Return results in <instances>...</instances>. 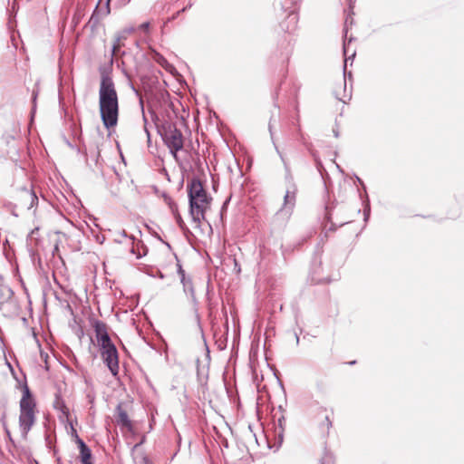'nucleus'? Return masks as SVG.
Returning a JSON list of instances; mask_svg holds the SVG:
<instances>
[{"instance_id":"nucleus-19","label":"nucleus","mask_w":464,"mask_h":464,"mask_svg":"<svg viewBox=\"0 0 464 464\" xmlns=\"http://www.w3.org/2000/svg\"><path fill=\"white\" fill-rule=\"evenodd\" d=\"M6 294H7L8 296H10V295H12L13 291L8 286L1 285H0V295L4 296Z\"/></svg>"},{"instance_id":"nucleus-27","label":"nucleus","mask_w":464,"mask_h":464,"mask_svg":"<svg viewBox=\"0 0 464 464\" xmlns=\"http://www.w3.org/2000/svg\"><path fill=\"white\" fill-rule=\"evenodd\" d=\"M143 120H144V122H145L144 130L147 133L148 140H150V132H149L148 128H147V119L145 118V116H143Z\"/></svg>"},{"instance_id":"nucleus-12","label":"nucleus","mask_w":464,"mask_h":464,"mask_svg":"<svg viewBox=\"0 0 464 464\" xmlns=\"http://www.w3.org/2000/svg\"><path fill=\"white\" fill-rule=\"evenodd\" d=\"M107 14H105V11L102 14L100 11H98L97 5L88 21V25L93 30L98 26L100 21Z\"/></svg>"},{"instance_id":"nucleus-10","label":"nucleus","mask_w":464,"mask_h":464,"mask_svg":"<svg viewBox=\"0 0 464 464\" xmlns=\"http://www.w3.org/2000/svg\"><path fill=\"white\" fill-rule=\"evenodd\" d=\"M117 412V423L124 428L130 429L131 421L129 419L128 413L124 411L121 404H119L116 408Z\"/></svg>"},{"instance_id":"nucleus-43","label":"nucleus","mask_w":464,"mask_h":464,"mask_svg":"<svg viewBox=\"0 0 464 464\" xmlns=\"http://www.w3.org/2000/svg\"><path fill=\"white\" fill-rule=\"evenodd\" d=\"M2 278V276H0V279Z\"/></svg>"},{"instance_id":"nucleus-32","label":"nucleus","mask_w":464,"mask_h":464,"mask_svg":"<svg viewBox=\"0 0 464 464\" xmlns=\"http://www.w3.org/2000/svg\"><path fill=\"white\" fill-rule=\"evenodd\" d=\"M282 7L286 11L289 7L286 6V2H285L282 5Z\"/></svg>"},{"instance_id":"nucleus-42","label":"nucleus","mask_w":464,"mask_h":464,"mask_svg":"<svg viewBox=\"0 0 464 464\" xmlns=\"http://www.w3.org/2000/svg\"><path fill=\"white\" fill-rule=\"evenodd\" d=\"M297 2H298V0H295L294 4H295V5H296V4H297Z\"/></svg>"},{"instance_id":"nucleus-1","label":"nucleus","mask_w":464,"mask_h":464,"mask_svg":"<svg viewBox=\"0 0 464 464\" xmlns=\"http://www.w3.org/2000/svg\"><path fill=\"white\" fill-rule=\"evenodd\" d=\"M99 107L105 128L110 129L116 126L119 116L118 94L112 78L105 70L101 71Z\"/></svg>"},{"instance_id":"nucleus-22","label":"nucleus","mask_w":464,"mask_h":464,"mask_svg":"<svg viewBox=\"0 0 464 464\" xmlns=\"http://www.w3.org/2000/svg\"><path fill=\"white\" fill-rule=\"evenodd\" d=\"M120 236L121 237H124V238L128 239L131 245L134 244V240H135L134 237L133 236H128L124 229L120 232Z\"/></svg>"},{"instance_id":"nucleus-30","label":"nucleus","mask_w":464,"mask_h":464,"mask_svg":"<svg viewBox=\"0 0 464 464\" xmlns=\"http://www.w3.org/2000/svg\"><path fill=\"white\" fill-rule=\"evenodd\" d=\"M157 276H159L160 279L164 278V275L160 271H158Z\"/></svg>"},{"instance_id":"nucleus-38","label":"nucleus","mask_w":464,"mask_h":464,"mask_svg":"<svg viewBox=\"0 0 464 464\" xmlns=\"http://www.w3.org/2000/svg\"><path fill=\"white\" fill-rule=\"evenodd\" d=\"M357 179H358L359 183L363 186V182L362 181V179H360L359 178H357Z\"/></svg>"},{"instance_id":"nucleus-14","label":"nucleus","mask_w":464,"mask_h":464,"mask_svg":"<svg viewBox=\"0 0 464 464\" xmlns=\"http://www.w3.org/2000/svg\"><path fill=\"white\" fill-rule=\"evenodd\" d=\"M53 407L56 410L60 411L63 415H69V409L65 405L63 400L59 395H56L55 397V400L53 401Z\"/></svg>"},{"instance_id":"nucleus-7","label":"nucleus","mask_w":464,"mask_h":464,"mask_svg":"<svg viewBox=\"0 0 464 464\" xmlns=\"http://www.w3.org/2000/svg\"><path fill=\"white\" fill-rule=\"evenodd\" d=\"M211 198H203L196 200V208L189 203V213L192 220L199 224L201 220H205V212L210 206Z\"/></svg>"},{"instance_id":"nucleus-9","label":"nucleus","mask_w":464,"mask_h":464,"mask_svg":"<svg viewBox=\"0 0 464 464\" xmlns=\"http://www.w3.org/2000/svg\"><path fill=\"white\" fill-rule=\"evenodd\" d=\"M297 23L298 14L296 12V7L294 6L293 9L288 12L286 19L281 23V27L283 30L292 33L296 29Z\"/></svg>"},{"instance_id":"nucleus-31","label":"nucleus","mask_w":464,"mask_h":464,"mask_svg":"<svg viewBox=\"0 0 464 464\" xmlns=\"http://www.w3.org/2000/svg\"><path fill=\"white\" fill-rule=\"evenodd\" d=\"M346 50H347V44H346V42L344 41V42H343V52H344V54H345V55H346V52H347Z\"/></svg>"},{"instance_id":"nucleus-24","label":"nucleus","mask_w":464,"mask_h":464,"mask_svg":"<svg viewBox=\"0 0 464 464\" xmlns=\"http://www.w3.org/2000/svg\"><path fill=\"white\" fill-rule=\"evenodd\" d=\"M175 219H176V222H177L178 226L181 229H184L186 226H185V223H184L181 216L179 213L175 215Z\"/></svg>"},{"instance_id":"nucleus-8","label":"nucleus","mask_w":464,"mask_h":464,"mask_svg":"<svg viewBox=\"0 0 464 464\" xmlns=\"http://www.w3.org/2000/svg\"><path fill=\"white\" fill-rule=\"evenodd\" d=\"M177 266H178L177 272L180 277V283L182 284V286H183V292L185 293L186 295L190 297L191 303L194 305H197L198 300L196 297L195 289L193 286L191 277L186 276V273L183 270L182 266L179 263H178Z\"/></svg>"},{"instance_id":"nucleus-15","label":"nucleus","mask_w":464,"mask_h":464,"mask_svg":"<svg viewBox=\"0 0 464 464\" xmlns=\"http://www.w3.org/2000/svg\"><path fill=\"white\" fill-rule=\"evenodd\" d=\"M80 458L82 464H92V451L89 447H86L80 450Z\"/></svg>"},{"instance_id":"nucleus-18","label":"nucleus","mask_w":464,"mask_h":464,"mask_svg":"<svg viewBox=\"0 0 464 464\" xmlns=\"http://www.w3.org/2000/svg\"><path fill=\"white\" fill-rule=\"evenodd\" d=\"M191 5H192V4L189 2V3L188 4V5L183 6L180 10H179V11H178V12H176V13H175L171 17H169V18L168 19V22H171V21L175 20V19L179 15V14H180V13H182V12L186 11L188 8L191 7Z\"/></svg>"},{"instance_id":"nucleus-33","label":"nucleus","mask_w":464,"mask_h":464,"mask_svg":"<svg viewBox=\"0 0 464 464\" xmlns=\"http://www.w3.org/2000/svg\"><path fill=\"white\" fill-rule=\"evenodd\" d=\"M295 339H296V344H298V343H299V336H298V334H296V333H295Z\"/></svg>"},{"instance_id":"nucleus-40","label":"nucleus","mask_w":464,"mask_h":464,"mask_svg":"<svg viewBox=\"0 0 464 464\" xmlns=\"http://www.w3.org/2000/svg\"><path fill=\"white\" fill-rule=\"evenodd\" d=\"M347 58L344 60V69L346 68Z\"/></svg>"},{"instance_id":"nucleus-20","label":"nucleus","mask_w":464,"mask_h":464,"mask_svg":"<svg viewBox=\"0 0 464 464\" xmlns=\"http://www.w3.org/2000/svg\"><path fill=\"white\" fill-rule=\"evenodd\" d=\"M370 212H371L370 202H369V199L367 198V200L365 202V206H364V210H363L364 221L368 220V218L370 217Z\"/></svg>"},{"instance_id":"nucleus-16","label":"nucleus","mask_w":464,"mask_h":464,"mask_svg":"<svg viewBox=\"0 0 464 464\" xmlns=\"http://www.w3.org/2000/svg\"><path fill=\"white\" fill-rule=\"evenodd\" d=\"M331 427L332 421L328 416H325L324 421L321 423V429L323 432L328 433Z\"/></svg>"},{"instance_id":"nucleus-2","label":"nucleus","mask_w":464,"mask_h":464,"mask_svg":"<svg viewBox=\"0 0 464 464\" xmlns=\"http://www.w3.org/2000/svg\"><path fill=\"white\" fill-rule=\"evenodd\" d=\"M93 328L102 361L111 373L117 376L119 373V355L117 348L108 334L107 325L102 321H95Z\"/></svg>"},{"instance_id":"nucleus-35","label":"nucleus","mask_w":464,"mask_h":464,"mask_svg":"<svg viewBox=\"0 0 464 464\" xmlns=\"http://www.w3.org/2000/svg\"><path fill=\"white\" fill-rule=\"evenodd\" d=\"M269 131H270V134H271V136L273 137V133H272V127H271V124H269Z\"/></svg>"},{"instance_id":"nucleus-4","label":"nucleus","mask_w":464,"mask_h":464,"mask_svg":"<svg viewBox=\"0 0 464 464\" xmlns=\"http://www.w3.org/2000/svg\"><path fill=\"white\" fill-rule=\"evenodd\" d=\"M165 145L169 148L173 158L178 160V152L183 149L184 138L176 124L171 121H165L159 128Z\"/></svg>"},{"instance_id":"nucleus-28","label":"nucleus","mask_w":464,"mask_h":464,"mask_svg":"<svg viewBox=\"0 0 464 464\" xmlns=\"http://www.w3.org/2000/svg\"><path fill=\"white\" fill-rule=\"evenodd\" d=\"M228 200H229V199L226 200V201L223 203V205H222L221 212H220L221 218L223 217V213H224V211H226V209H227V206Z\"/></svg>"},{"instance_id":"nucleus-21","label":"nucleus","mask_w":464,"mask_h":464,"mask_svg":"<svg viewBox=\"0 0 464 464\" xmlns=\"http://www.w3.org/2000/svg\"><path fill=\"white\" fill-rule=\"evenodd\" d=\"M121 49V39L118 38L112 45V55H117Z\"/></svg>"},{"instance_id":"nucleus-3","label":"nucleus","mask_w":464,"mask_h":464,"mask_svg":"<svg viewBox=\"0 0 464 464\" xmlns=\"http://www.w3.org/2000/svg\"><path fill=\"white\" fill-rule=\"evenodd\" d=\"M22 393L19 402V428L23 436H26L36 420V401L26 383L22 387Z\"/></svg>"},{"instance_id":"nucleus-26","label":"nucleus","mask_w":464,"mask_h":464,"mask_svg":"<svg viewBox=\"0 0 464 464\" xmlns=\"http://www.w3.org/2000/svg\"><path fill=\"white\" fill-rule=\"evenodd\" d=\"M150 28V23L149 22H145V23H142L140 25V29L142 30V31H148Z\"/></svg>"},{"instance_id":"nucleus-11","label":"nucleus","mask_w":464,"mask_h":464,"mask_svg":"<svg viewBox=\"0 0 464 464\" xmlns=\"http://www.w3.org/2000/svg\"><path fill=\"white\" fill-rule=\"evenodd\" d=\"M285 426V419L282 415L278 418L277 425L275 427V437L277 440L279 444H281L283 442Z\"/></svg>"},{"instance_id":"nucleus-36","label":"nucleus","mask_w":464,"mask_h":464,"mask_svg":"<svg viewBox=\"0 0 464 464\" xmlns=\"http://www.w3.org/2000/svg\"><path fill=\"white\" fill-rule=\"evenodd\" d=\"M276 152L280 155L281 159L284 160L282 155L280 154L279 150L277 149V147H276Z\"/></svg>"},{"instance_id":"nucleus-17","label":"nucleus","mask_w":464,"mask_h":464,"mask_svg":"<svg viewBox=\"0 0 464 464\" xmlns=\"http://www.w3.org/2000/svg\"><path fill=\"white\" fill-rule=\"evenodd\" d=\"M72 433H73V435L75 437V441L78 444L79 450H81L82 449H84V448L88 447L85 444V442L78 436L76 430L73 428H72Z\"/></svg>"},{"instance_id":"nucleus-13","label":"nucleus","mask_w":464,"mask_h":464,"mask_svg":"<svg viewBox=\"0 0 464 464\" xmlns=\"http://www.w3.org/2000/svg\"><path fill=\"white\" fill-rule=\"evenodd\" d=\"M23 200L29 201V204L26 205L27 209H31L34 205L38 203V198L34 191L33 190H24L23 192Z\"/></svg>"},{"instance_id":"nucleus-41","label":"nucleus","mask_w":464,"mask_h":464,"mask_svg":"<svg viewBox=\"0 0 464 464\" xmlns=\"http://www.w3.org/2000/svg\"><path fill=\"white\" fill-rule=\"evenodd\" d=\"M337 99H339V101H342V102H345L344 100L342 99V98L337 97Z\"/></svg>"},{"instance_id":"nucleus-39","label":"nucleus","mask_w":464,"mask_h":464,"mask_svg":"<svg viewBox=\"0 0 464 464\" xmlns=\"http://www.w3.org/2000/svg\"><path fill=\"white\" fill-rule=\"evenodd\" d=\"M115 241L119 242V243H122V240L121 239H119V238H116Z\"/></svg>"},{"instance_id":"nucleus-29","label":"nucleus","mask_w":464,"mask_h":464,"mask_svg":"<svg viewBox=\"0 0 464 464\" xmlns=\"http://www.w3.org/2000/svg\"><path fill=\"white\" fill-rule=\"evenodd\" d=\"M333 133L335 138H339L340 132L337 127L333 129Z\"/></svg>"},{"instance_id":"nucleus-37","label":"nucleus","mask_w":464,"mask_h":464,"mask_svg":"<svg viewBox=\"0 0 464 464\" xmlns=\"http://www.w3.org/2000/svg\"><path fill=\"white\" fill-rule=\"evenodd\" d=\"M130 252H131L132 254H135L134 246H131Z\"/></svg>"},{"instance_id":"nucleus-6","label":"nucleus","mask_w":464,"mask_h":464,"mask_svg":"<svg viewBox=\"0 0 464 464\" xmlns=\"http://www.w3.org/2000/svg\"><path fill=\"white\" fill-rule=\"evenodd\" d=\"M188 201L196 208V200L203 198H208V193L204 189L201 181L198 179L193 178L187 185Z\"/></svg>"},{"instance_id":"nucleus-23","label":"nucleus","mask_w":464,"mask_h":464,"mask_svg":"<svg viewBox=\"0 0 464 464\" xmlns=\"http://www.w3.org/2000/svg\"><path fill=\"white\" fill-rule=\"evenodd\" d=\"M313 281L316 284L324 282V278H322L319 276H317V271L315 268H313Z\"/></svg>"},{"instance_id":"nucleus-5","label":"nucleus","mask_w":464,"mask_h":464,"mask_svg":"<svg viewBox=\"0 0 464 464\" xmlns=\"http://www.w3.org/2000/svg\"><path fill=\"white\" fill-rule=\"evenodd\" d=\"M297 186L289 171L285 174V193L281 208L276 213V218L283 222L289 220L296 203Z\"/></svg>"},{"instance_id":"nucleus-34","label":"nucleus","mask_w":464,"mask_h":464,"mask_svg":"<svg viewBox=\"0 0 464 464\" xmlns=\"http://www.w3.org/2000/svg\"><path fill=\"white\" fill-rule=\"evenodd\" d=\"M36 95H37V94H36V92H33V96H34V97H33V100H34V102H35Z\"/></svg>"},{"instance_id":"nucleus-25","label":"nucleus","mask_w":464,"mask_h":464,"mask_svg":"<svg viewBox=\"0 0 464 464\" xmlns=\"http://www.w3.org/2000/svg\"><path fill=\"white\" fill-rule=\"evenodd\" d=\"M155 60L157 61V63H159L160 64L163 65L164 63H167V60L160 53H156L155 54Z\"/></svg>"}]
</instances>
